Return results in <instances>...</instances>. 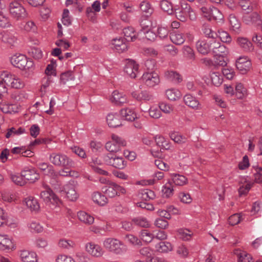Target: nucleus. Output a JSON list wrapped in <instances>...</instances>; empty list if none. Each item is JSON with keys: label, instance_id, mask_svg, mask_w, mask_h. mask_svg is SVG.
I'll use <instances>...</instances> for the list:
<instances>
[{"label": "nucleus", "instance_id": "45", "mask_svg": "<svg viewBox=\"0 0 262 262\" xmlns=\"http://www.w3.org/2000/svg\"><path fill=\"white\" fill-rule=\"evenodd\" d=\"M7 225L11 227H15V223L11 224L9 221V216L7 213L2 208L0 207V227Z\"/></svg>", "mask_w": 262, "mask_h": 262}, {"label": "nucleus", "instance_id": "47", "mask_svg": "<svg viewBox=\"0 0 262 262\" xmlns=\"http://www.w3.org/2000/svg\"><path fill=\"white\" fill-rule=\"evenodd\" d=\"M26 130L24 128L21 127H19L18 128H15L14 127H11L7 130V132L5 135V137L7 138H9L11 137H13L14 136H19L25 133Z\"/></svg>", "mask_w": 262, "mask_h": 262}, {"label": "nucleus", "instance_id": "61", "mask_svg": "<svg viewBox=\"0 0 262 262\" xmlns=\"http://www.w3.org/2000/svg\"><path fill=\"white\" fill-rule=\"evenodd\" d=\"M245 219V215L241 213H236L229 217L228 222L232 226L238 224L241 221Z\"/></svg>", "mask_w": 262, "mask_h": 262}, {"label": "nucleus", "instance_id": "7", "mask_svg": "<svg viewBox=\"0 0 262 262\" xmlns=\"http://www.w3.org/2000/svg\"><path fill=\"white\" fill-rule=\"evenodd\" d=\"M8 9L11 16L15 20H22L28 16L26 8L22 4L17 2L10 3Z\"/></svg>", "mask_w": 262, "mask_h": 262}, {"label": "nucleus", "instance_id": "27", "mask_svg": "<svg viewBox=\"0 0 262 262\" xmlns=\"http://www.w3.org/2000/svg\"><path fill=\"white\" fill-rule=\"evenodd\" d=\"M229 22L230 30L235 34H238L242 31L241 24L238 19L233 14L229 16Z\"/></svg>", "mask_w": 262, "mask_h": 262}, {"label": "nucleus", "instance_id": "20", "mask_svg": "<svg viewBox=\"0 0 262 262\" xmlns=\"http://www.w3.org/2000/svg\"><path fill=\"white\" fill-rule=\"evenodd\" d=\"M15 249L11 237L6 234L0 233V250H9Z\"/></svg>", "mask_w": 262, "mask_h": 262}, {"label": "nucleus", "instance_id": "35", "mask_svg": "<svg viewBox=\"0 0 262 262\" xmlns=\"http://www.w3.org/2000/svg\"><path fill=\"white\" fill-rule=\"evenodd\" d=\"M132 96L138 101H149L151 99L152 96L146 91L141 92L135 91L132 92Z\"/></svg>", "mask_w": 262, "mask_h": 262}, {"label": "nucleus", "instance_id": "36", "mask_svg": "<svg viewBox=\"0 0 262 262\" xmlns=\"http://www.w3.org/2000/svg\"><path fill=\"white\" fill-rule=\"evenodd\" d=\"M77 217L80 222L86 225H90L94 222V217L83 211H78Z\"/></svg>", "mask_w": 262, "mask_h": 262}, {"label": "nucleus", "instance_id": "24", "mask_svg": "<svg viewBox=\"0 0 262 262\" xmlns=\"http://www.w3.org/2000/svg\"><path fill=\"white\" fill-rule=\"evenodd\" d=\"M19 255L22 262H37V256L35 252L27 250H20Z\"/></svg>", "mask_w": 262, "mask_h": 262}, {"label": "nucleus", "instance_id": "46", "mask_svg": "<svg viewBox=\"0 0 262 262\" xmlns=\"http://www.w3.org/2000/svg\"><path fill=\"white\" fill-rule=\"evenodd\" d=\"M3 100L0 98V110L4 113H13L16 112V107L14 105L2 102Z\"/></svg>", "mask_w": 262, "mask_h": 262}, {"label": "nucleus", "instance_id": "59", "mask_svg": "<svg viewBox=\"0 0 262 262\" xmlns=\"http://www.w3.org/2000/svg\"><path fill=\"white\" fill-rule=\"evenodd\" d=\"M28 227L32 232L40 233L43 230V226L36 221H31L28 224Z\"/></svg>", "mask_w": 262, "mask_h": 262}, {"label": "nucleus", "instance_id": "3", "mask_svg": "<svg viewBox=\"0 0 262 262\" xmlns=\"http://www.w3.org/2000/svg\"><path fill=\"white\" fill-rule=\"evenodd\" d=\"M177 18L182 22H185L189 18L195 20L196 15L190 6L187 3L181 2L180 5L174 7V12Z\"/></svg>", "mask_w": 262, "mask_h": 262}, {"label": "nucleus", "instance_id": "64", "mask_svg": "<svg viewBox=\"0 0 262 262\" xmlns=\"http://www.w3.org/2000/svg\"><path fill=\"white\" fill-rule=\"evenodd\" d=\"M238 4L245 13H249L253 10V7L251 5L250 1L239 0Z\"/></svg>", "mask_w": 262, "mask_h": 262}, {"label": "nucleus", "instance_id": "9", "mask_svg": "<svg viewBox=\"0 0 262 262\" xmlns=\"http://www.w3.org/2000/svg\"><path fill=\"white\" fill-rule=\"evenodd\" d=\"M112 140L105 144L106 149L111 152H117L121 150V147L126 145V141L118 135L113 134L111 136Z\"/></svg>", "mask_w": 262, "mask_h": 262}, {"label": "nucleus", "instance_id": "22", "mask_svg": "<svg viewBox=\"0 0 262 262\" xmlns=\"http://www.w3.org/2000/svg\"><path fill=\"white\" fill-rule=\"evenodd\" d=\"M242 17V20L247 25L255 24L260 25L261 22V16L257 12H253L250 14L245 13Z\"/></svg>", "mask_w": 262, "mask_h": 262}, {"label": "nucleus", "instance_id": "23", "mask_svg": "<svg viewBox=\"0 0 262 262\" xmlns=\"http://www.w3.org/2000/svg\"><path fill=\"white\" fill-rule=\"evenodd\" d=\"M23 176L26 180V183L28 181L30 183H34L39 179V175L34 168H27L21 171Z\"/></svg>", "mask_w": 262, "mask_h": 262}, {"label": "nucleus", "instance_id": "4", "mask_svg": "<svg viewBox=\"0 0 262 262\" xmlns=\"http://www.w3.org/2000/svg\"><path fill=\"white\" fill-rule=\"evenodd\" d=\"M104 248L112 253L121 255L126 251L124 244L119 239L114 237H107L103 241Z\"/></svg>", "mask_w": 262, "mask_h": 262}, {"label": "nucleus", "instance_id": "56", "mask_svg": "<svg viewBox=\"0 0 262 262\" xmlns=\"http://www.w3.org/2000/svg\"><path fill=\"white\" fill-rule=\"evenodd\" d=\"M148 112L149 116L155 119H158L162 117V113L159 107L151 106Z\"/></svg>", "mask_w": 262, "mask_h": 262}, {"label": "nucleus", "instance_id": "37", "mask_svg": "<svg viewBox=\"0 0 262 262\" xmlns=\"http://www.w3.org/2000/svg\"><path fill=\"white\" fill-rule=\"evenodd\" d=\"M234 254L237 257V262H251L252 256L246 251L240 249H236Z\"/></svg>", "mask_w": 262, "mask_h": 262}, {"label": "nucleus", "instance_id": "42", "mask_svg": "<svg viewBox=\"0 0 262 262\" xmlns=\"http://www.w3.org/2000/svg\"><path fill=\"white\" fill-rule=\"evenodd\" d=\"M37 167L46 175L54 176L55 174V171L52 166L49 165L47 163H39L37 164Z\"/></svg>", "mask_w": 262, "mask_h": 262}, {"label": "nucleus", "instance_id": "26", "mask_svg": "<svg viewBox=\"0 0 262 262\" xmlns=\"http://www.w3.org/2000/svg\"><path fill=\"white\" fill-rule=\"evenodd\" d=\"M198 51L202 55L208 54L210 51V43L208 39H201L196 42Z\"/></svg>", "mask_w": 262, "mask_h": 262}, {"label": "nucleus", "instance_id": "48", "mask_svg": "<svg viewBox=\"0 0 262 262\" xmlns=\"http://www.w3.org/2000/svg\"><path fill=\"white\" fill-rule=\"evenodd\" d=\"M172 246L169 242H160L156 246V249L159 252L167 253L172 250Z\"/></svg>", "mask_w": 262, "mask_h": 262}, {"label": "nucleus", "instance_id": "13", "mask_svg": "<svg viewBox=\"0 0 262 262\" xmlns=\"http://www.w3.org/2000/svg\"><path fill=\"white\" fill-rule=\"evenodd\" d=\"M60 191L63 192L66 194L67 198L71 201H75L79 197L73 181H69L64 184Z\"/></svg>", "mask_w": 262, "mask_h": 262}, {"label": "nucleus", "instance_id": "38", "mask_svg": "<svg viewBox=\"0 0 262 262\" xmlns=\"http://www.w3.org/2000/svg\"><path fill=\"white\" fill-rule=\"evenodd\" d=\"M139 253L141 257L146 262H149L154 255V251L149 247L141 248Z\"/></svg>", "mask_w": 262, "mask_h": 262}, {"label": "nucleus", "instance_id": "18", "mask_svg": "<svg viewBox=\"0 0 262 262\" xmlns=\"http://www.w3.org/2000/svg\"><path fill=\"white\" fill-rule=\"evenodd\" d=\"M85 250L90 255L94 257H101L104 251L99 245L90 242L85 245Z\"/></svg>", "mask_w": 262, "mask_h": 262}, {"label": "nucleus", "instance_id": "6", "mask_svg": "<svg viewBox=\"0 0 262 262\" xmlns=\"http://www.w3.org/2000/svg\"><path fill=\"white\" fill-rule=\"evenodd\" d=\"M40 197L46 206L51 209L56 208L61 204L58 197L48 187H46L45 190L41 191Z\"/></svg>", "mask_w": 262, "mask_h": 262}, {"label": "nucleus", "instance_id": "17", "mask_svg": "<svg viewBox=\"0 0 262 262\" xmlns=\"http://www.w3.org/2000/svg\"><path fill=\"white\" fill-rule=\"evenodd\" d=\"M0 40L9 47H14L17 44V37L12 32L3 31L0 33Z\"/></svg>", "mask_w": 262, "mask_h": 262}, {"label": "nucleus", "instance_id": "58", "mask_svg": "<svg viewBox=\"0 0 262 262\" xmlns=\"http://www.w3.org/2000/svg\"><path fill=\"white\" fill-rule=\"evenodd\" d=\"M160 7L161 9L169 14H171L174 12V7L171 4L166 0H162L160 2Z\"/></svg>", "mask_w": 262, "mask_h": 262}, {"label": "nucleus", "instance_id": "62", "mask_svg": "<svg viewBox=\"0 0 262 262\" xmlns=\"http://www.w3.org/2000/svg\"><path fill=\"white\" fill-rule=\"evenodd\" d=\"M222 73L224 77L229 80L233 79L235 75L234 70L231 67H225L222 69Z\"/></svg>", "mask_w": 262, "mask_h": 262}, {"label": "nucleus", "instance_id": "40", "mask_svg": "<svg viewBox=\"0 0 262 262\" xmlns=\"http://www.w3.org/2000/svg\"><path fill=\"white\" fill-rule=\"evenodd\" d=\"M138 197L142 200L149 201L155 199L156 194L151 190L144 189L140 190L138 193Z\"/></svg>", "mask_w": 262, "mask_h": 262}, {"label": "nucleus", "instance_id": "60", "mask_svg": "<svg viewBox=\"0 0 262 262\" xmlns=\"http://www.w3.org/2000/svg\"><path fill=\"white\" fill-rule=\"evenodd\" d=\"M170 137L174 142L178 144L185 143L187 140L186 137L183 136L178 132H173L170 133Z\"/></svg>", "mask_w": 262, "mask_h": 262}, {"label": "nucleus", "instance_id": "14", "mask_svg": "<svg viewBox=\"0 0 262 262\" xmlns=\"http://www.w3.org/2000/svg\"><path fill=\"white\" fill-rule=\"evenodd\" d=\"M104 161L106 164L119 169H123L126 166V162L121 156H111L107 155L104 157Z\"/></svg>", "mask_w": 262, "mask_h": 262}, {"label": "nucleus", "instance_id": "41", "mask_svg": "<svg viewBox=\"0 0 262 262\" xmlns=\"http://www.w3.org/2000/svg\"><path fill=\"white\" fill-rule=\"evenodd\" d=\"M171 177L173 183L177 186H184L188 183L187 178L180 174H171Z\"/></svg>", "mask_w": 262, "mask_h": 262}, {"label": "nucleus", "instance_id": "28", "mask_svg": "<svg viewBox=\"0 0 262 262\" xmlns=\"http://www.w3.org/2000/svg\"><path fill=\"white\" fill-rule=\"evenodd\" d=\"M24 203L31 211H37L39 210L40 206L38 200L32 196L25 198Z\"/></svg>", "mask_w": 262, "mask_h": 262}, {"label": "nucleus", "instance_id": "31", "mask_svg": "<svg viewBox=\"0 0 262 262\" xmlns=\"http://www.w3.org/2000/svg\"><path fill=\"white\" fill-rule=\"evenodd\" d=\"M106 121L110 127H117L121 125L119 116L117 113H111L106 117Z\"/></svg>", "mask_w": 262, "mask_h": 262}, {"label": "nucleus", "instance_id": "1", "mask_svg": "<svg viewBox=\"0 0 262 262\" xmlns=\"http://www.w3.org/2000/svg\"><path fill=\"white\" fill-rule=\"evenodd\" d=\"M0 92L7 91V86L14 89H21L25 86L24 81L17 75L7 71L0 74Z\"/></svg>", "mask_w": 262, "mask_h": 262}, {"label": "nucleus", "instance_id": "25", "mask_svg": "<svg viewBox=\"0 0 262 262\" xmlns=\"http://www.w3.org/2000/svg\"><path fill=\"white\" fill-rule=\"evenodd\" d=\"M111 44L114 49L119 53L123 52L127 49L126 42L121 37H117L112 39Z\"/></svg>", "mask_w": 262, "mask_h": 262}, {"label": "nucleus", "instance_id": "63", "mask_svg": "<svg viewBox=\"0 0 262 262\" xmlns=\"http://www.w3.org/2000/svg\"><path fill=\"white\" fill-rule=\"evenodd\" d=\"M1 195L4 202L12 203L14 202L16 199L14 194L9 192H2Z\"/></svg>", "mask_w": 262, "mask_h": 262}, {"label": "nucleus", "instance_id": "15", "mask_svg": "<svg viewBox=\"0 0 262 262\" xmlns=\"http://www.w3.org/2000/svg\"><path fill=\"white\" fill-rule=\"evenodd\" d=\"M124 72L130 78H135L139 73V64L133 60L126 59L125 61Z\"/></svg>", "mask_w": 262, "mask_h": 262}, {"label": "nucleus", "instance_id": "52", "mask_svg": "<svg viewBox=\"0 0 262 262\" xmlns=\"http://www.w3.org/2000/svg\"><path fill=\"white\" fill-rule=\"evenodd\" d=\"M178 236L183 241H189L191 239L193 233L188 229H180L178 230Z\"/></svg>", "mask_w": 262, "mask_h": 262}, {"label": "nucleus", "instance_id": "54", "mask_svg": "<svg viewBox=\"0 0 262 262\" xmlns=\"http://www.w3.org/2000/svg\"><path fill=\"white\" fill-rule=\"evenodd\" d=\"M10 178L12 181L17 185L24 186L26 184V180L24 179L21 173L20 174L16 173H11Z\"/></svg>", "mask_w": 262, "mask_h": 262}, {"label": "nucleus", "instance_id": "19", "mask_svg": "<svg viewBox=\"0 0 262 262\" xmlns=\"http://www.w3.org/2000/svg\"><path fill=\"white\" fill-rule=\"evenodd\" d=\"M239 187L238 192L240 195L248 193L252 187L253 182L248 176L243 177L239 181Z\"/></svg>", "mask_w": 262, "mask_h": 262}, {"label": "nucleus", "instance_id": "34", "mask_svg": "<svg viewBox=\"0 0 262 262\" xmlns=\"http://www.w3.org/2000/svg\"><path fill=\"white\" fill-rule=\"evenodd\" d=\"M166 98L170 101H177L180 99L182 96L181 92L176 88H170L165 91Z\"/></svg>", "mask_w": 262, "mask_h": 262}, {"label": "nucleus", "instance_id": "2", "mask_svg": "<svg viewBox=\"0 0 262 262\" xmlns=\"http://www.w3.org/2000/svg\"><path fill=\"white\" fill-rule=\"evenodd\" d=\"M11 64L15 67L25 71V76L31 77L34 73L35 66L33 61L21 54H15L10 58Z\"/></svg>", "mask_w": 262, "mask_h": 262}, {"label": "nucleus", "instance_id": "8", "mask_svg": "<svg viewBox=\"0 0 262 262\" xmlns=\"http://www.w3.org/2000/svg\"><path fill=\"white\" fill-rule=\"evenodd\" d=\"M140 81L148 88H154L160 83V77L155 71L145 72L140 78Z\"/></svg>", "mask_w": 262, "mask_h": 262}, {"label": "nucleus", "instance_id": "43", "mask_svg": "<svg viewBox=\"0 0 262 262\" xmlns=\"http://www.w3.org/2000/svg\"><path fill=\"white\" fill-rule=\"evenodd\" d=\"M123 33L125 37V39L128 41H134L137 37L134 29L131 27L125 28L123 30Z\"/></svg>", "mask_w": 262, "mask_h": 262}, {"label": "nucleus", "instance_id": "49", "mask_svg": "<svg viewBox=\"0 0 262 262\" xmlns=\"http://www.w3.org/2000/svg\"><path fill=\"white\" fill-rule=\"evenodd\" d=\"M183 57L187 60H194L195 59V53L193 50L188 46H184L182 48Z\"/></svg>", "mask_w": 262, "mask_h": 262}, {"label": "nucleus", "instance_id": "57", "mask_svg": "<svg viewBox=\"0 0 262 262\" xmlns=\"http://www.w3.org/2000/svg\"><path fill=\"white\" fill-rule=\"evenodd\" d=\"M159 107L161 111L166 114H170L173 112L174 107L172 105L166 102H160Z\"/></svg>", "mask_w": 262, "mask_h": 262}, {"label": "nucleus", "instance_id": "32", "mask_svg": "<svg viewBox=\"0 0 262 262\" xmlns=\"http://www.w3.org/2000/svg\"><path fill=\"white\" fill-rule=\"evenodd\" d=\"M92 199L95 204L101 206L105 205L108 202L106 196L98 191H95L92 193Z\"/></svg>", "mask_w": 262, "mask_h": 262}, {"label": "nucleus", "instance_id": "33", "mask_svg": "<svg viewBox=\"0 0 262 262\" xmlns=\"http://www.w3.org/2000/svg\"><path fill=\"white\" fill-rule=\"evenodd\" d=\"M120 114L124 120L129 121H133L137 118L135 111L130 108L127 107L122 109Z\"/></svg>", "mask_w": 262, "mask_h": 262}, {"label": "nucleus", "instance_id": "16", "mask_svg": "<svg viewBox=\"0 0 262 262\" xmlns=\"http://www.w3.org/2000/svg\"><path fill=\"white\" fill-rule=\"evenodd\" d=\"M183 101L188 107L195 111H200L203 108V106L198 98L191 94H186L183 97Z\"/></svg>", "mask_w": 262, "mask_h": 262}, {"label": "nucleus", "instance_id": "30", "mask_svg": "<svg viewBox=\"0 0 262 262\" xmlns=\"http://www.w3.org/2000/svg\"><path fill=\"white\" fill-rule=\"evenodd\" d=\"M248 95L247 90L244 84L240 82H237L235 86V96L237 99H243Z\"/></svg>", "mask_w": 262, "mask_h": 262}, {"label": "nucleus", "instance_id": "51", "mask_svg": "<svg viewBox=\"0 0 262 262\" xmlns=\"http://www.w3.org/2000/svg\"><path fill=\"white\" fill-rule=\"evenodd\" d=\"M170 38L171 41L177 45H180L185 41V37L183 34L180 32H173L171 33Z\"/></svg>", "mask_w": 262, "mask_h": 262}, {"label": "nucleus", "instance_id": "5", "mask_svg": "<svg viewBox=\"0 0 262 262\" xmlns=\"http://www.w3.org/2000/svg\"><path fill=\"white\" fill-rule=\"evenodd\" d=\"M50 161L54 165L66 169L75 167V162L67 155L60 152H52L49 156Z\"/></svg>", "mask_w": 262, "mask_h": 262}, {"label": "nucleus", "instance_id": "21", "mask_svg": "<svg viewBox=\"0 0 262 262\" xmlns=\"http://www.w3.org/2000/svg\"><path fill=\"white\" fill-rule=\"evenodd\" d=\"M237 46L245 52H250L254 50L252 43L247 37L238 36L236 39Z\"/></svg>", "mask_w": 262, "mask_h": 262}, {"label": "nucleus", "instance_id": "29", "mask_svg": "<svg viewBox=\"0 0 262 262\" xmlns=\"http://www.w3.org/2000/svg\"><path fill=\"white\" fill-rule=\"evenodd\" d=\"M111 100L117 105H121L128 102L126 95L117 90L112 93Z\"/></svg>", "mask_w": 262, "mask_h": 262}, {"label": "nucleus", "instance_id": "50", "mask_svg": "<svg viewBox=\"0 0 262 262\" xmlns=\"http://www.w3.org/2000/svg\"><path fill=\"white\" fill-rule=\"evenodd\" d=\"M210 77L212 83L216 86H219L223 81V79L222 75L218 72H211L210 73Z\"/></svg>", "mask_w": 262, "mask_h": 262}, {"label": "nucleus", "instance_id": "44", "mask_svg": "<svg viewBox=\"0 0 262 262\" xmlns=\"http://www.w3.org/2000/svg\"><path fill=\"white\" fill-rule=\"evenodd\" d=\"M155 139L157 144L162 149L168 150L170 148V144L169 141L166 140L164 137L161 135H157L155 136Z\"/></svg>", "mask_w": 262, "mask_h": 262}, {"label": "nucleus", "instance_id": "39", "mask_svg": "<svg viewBox=\"0 0 262 262\" xmlns=\"http://www.w3.org/2000/svg\"><path fill=\"white\" fill-rule=\"evenodd\" d=\"M164 77L167 79L176 83H179L182 81V77L178 72L168 70L164 73Z\"/></svg>", "mask_w": 262, "mask_h": 262}, {"label": "nucleus", "instance_id": "11", "mask_svg": "<svg viewBox=\"0 0 262 262\" xmlns=\"http://www.w3.org/2000/svg\"><path fill=\"white\" fill-rule=\"evenodd\" d=\"M141 29L138 34V36L141 38H145L150 41H154L157 35L155 32L151 29V23L148 19L143 20L141 22Z\"/></svg>", "mask_w": 262, "mask_h": 262}, {"label": "nucleus", "instance_id": "53", "mask_svg": "<svg viewBox=\"0 0 262 262\" xmlns=\"http://www.w3.org/2000/svg\"><path fill=\"white\" fill-rule=\"evenodd\" d=\"M173 186L170 182H167L162 187V195L165 198H170L173 194Z\"/></svg>", "mask_w": 262, "mask_h": 262}, {"label": "nucleus", "instance_id": "55", "mask_svg": "<svg viewBox=\"0 0 262 262\" xmlns=\"http://www.w3.org/2000/svg\"><path fill=\"white\" fill-rule=\"evenodd\" d=\"M140 237L141 239L146 243H150L155 238L154 231L150 232L148 230H142L140 232Z\"/></svg>", "mask_w": 262, "mask_h": 262}, {"label": "nucleus", "instance_id": "12", "mask_svg": "<svg viewBox=\"0 0 262 262\" xmlns=\"http://www.w3.org/2000/svg\"><path fill=\"white\" fill-rule=\"evenodd\" d=\"M235 67L241 74H246L252 68V62L248 56H243L235 61Z\"/></svg>", "mask_w": 262, "mask_h": 262}, {"label": "nucleus", "instance_id": "10", "mask_svg": "<svg viewBox=\"0 0 262 262\" xmlns=\"http://www.w3.org/2000/svg\"><path fill=\"white\" fill-rule=\"evenodd\" d=\"M102 189L104 194L111 198L125 194L126 192V189L124 187L114 182H110Z\"/></svg>", "mask_w": 262, "mask_h": 262}]
</instances>
